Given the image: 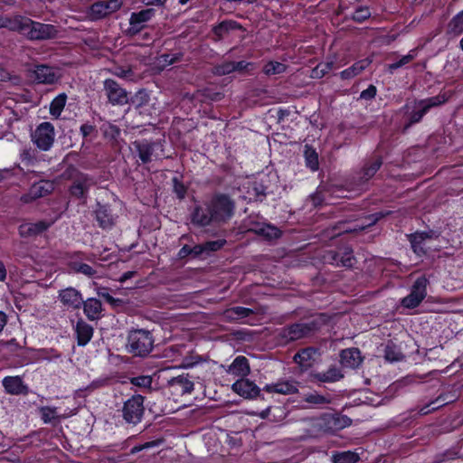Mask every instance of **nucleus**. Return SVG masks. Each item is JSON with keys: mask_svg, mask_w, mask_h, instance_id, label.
Returning <instances> with one entry per match:
<instances>
[{"mask_svg": "<svg viewBox=\"0 0 463 463\" xmlns=\"http://www.w3.org/2000/svg\"><path fill=\"white\" fill-rule=\"evenodd\" d=\"M327 322V317L319 314L306 320L282 327L277 339L279 345H286L303 338H307L317 333Z\"/></svg>", "mask_w": 463, "mask_h": 463, "instance_id": "f257e3e1", "label": "nucleus"}, {"mask_svg": "<svg viewBox=\"0 0 463 463\" xmlns=\"http://www.w3.org/2000/svg\"><path fill=\"white\" fill-rule=\"evenodd\" d=\"M154 348L152 333L146 329L130 330L128 334L126 349L133 356L146 357Z\"/></svg>", "mask_w": 463, "mask_h": 463, "instance_id": "f03ea898", "label": "nucleus"}, {"mask_svg": "<svg viewBox=\"0 0 463 463\" xmlns=\"http://www.w3.org/2000/svg\"><path fill=\"white\" fill-rule=\"evenodd\" d=\"M309 425L315 431L336 432L349 427L352 420L340 413H323L319 417L310 418Z\"/></svg>", "mask_w": 463, "mask_h": 463, "instance_id": "7ed1b4c3", "label": "nucleus"}, {"mask_svg": "<svg viewBox=\"0 0 463 463\" xmlns=\"http://www.w3.org/2000/svg\"><path fill=\"white\" fill-rule=\"evenodd\" d=\"M208 204L213 215L214 222H226L234 215L235 202L228 194L222 193L215 194L213 195Z\"/></svg>", "mask_w": 463, "mask_h": 463, "instance_id": "20e7f679", "label": "nucleus"}, {"mask_svg": "<svg viewBox=\"0 0 463 463\" xmlns=\"http://www.w3.org/2000/svg\"><path fill=\"white\" fill-rule=\"evenodd\" d=\"M448 100V96L446 93H439L437 96L419 100L416 103L417 110H413L411 112L409 117V123L406 128L411 126L412 124L419 123L423 116L431 109L435 107H439L444 104Z\"/></svg>", "mask_w": 463, "mask_h": 463, "instance_id": "39448f33", "label": "nucleus"}, {"mask_svg": "<svg viewBox=\"0 0 463 463\" xmlns=\"http://www.w3.org/2000/svg\"><path fill=\"white\" fill-rule=\"evenodd\" d=\"M428 284L425 276L419 277L412 284L410 294L401 300V305L406 308L417 307L427 296Z\"/></svg>", "mask_w": 463, "mask_h": 463, "instance_id": "423d86ee", "label": "nucleus"}, {"mask_svg": "<svg viewBox=\"0 0 463 463\" xmlns=\"http://www.w3.org/2000/svg\"><path fill=\"white\" fill-rule=\"evenodd\" d=\"M103 91L112 106L121 107L128 103V92L115 80L106 79L103 81Z\"/></svg>", "mask_w": 463, "mask_h": 463, "instance_id": "0eeeda50", "label": "nucleus"}, {"mask_svg": "<svg viewBox=\"0 0 463 463\" xmlns=\"http://www.w3.org/2000/svg\"><path fill=\"white\" fill-rule=\"evenodd\" d=\"M55 138L54 127L50 122L41 123L32 134L33 144L43 151H48L53 145Z\"/></svg>", "mask_w": 463, "mask_h": 463, "instance_id": "6e6552de", "label": "nucleus"}, {"mask_svg": "<svg viewBox=\"0 0 463 463\" xmlns=\"http://www.w3.org/2000/svg\"><path fill=\"white\" fill-rule=\"evenodd\" d=\"M143 402V396L134 395L124 403L123 418L127 422L137 424L141 420L144 413Z\"/></svg>", "mask_w": 463, "mask_h": 463, "instance_id": "1a4fd4ad", "label": "nucleus"}, {"mask_svg": "<svg viewBox=\"0 0 463 463\" xmlns=\"http://www.w3.org/2000/svg\"><path fill=\"white\" fill-rule=\"evenodd\" d=\"M58 31L52 24H42L29 19L25 37L29 40H47L56 37Z\"/></svg>", "mask_w": 463, "mask_h": 463, "instance_id": "9d476101", "label": "nucleus"}, {"mask_svg": "<svg viewBox=\"0 0 463 463\" xmlns=\"http://www.w3.org/2000/svg\"><path fill=\"white\" fill-rule=\"evenodd\" d=\"M155 14L156 10L153 8L132 13L129 18V27L127 30V34L135 36L139 33L146 27V24L155 16Z\"/></svg>", "mask_w": 463, "mask_h": 463, "instance_id": "9b49d317", "label": "nucleus"}, {"mask_svg": "<svg viewBox=\"0 0 463 463\" xmlns=\"http://www.w3.org/2000/svg\"><path fill=\"white\" fill-rule=\"evenodd\" d=\"M123 2L122 0L99 1L90 6L88 15L91 20H99L118 11Z\"/></svg>", "mask_w": 463, "mask_h": 463, "instance_id": "f8f14e48", "label": "nucleus"}, {"mask_svg": "<svg viewBox=\"0 0 463 463\" xmlns=\"http://www.w3.org/2000/svg\"><path fill=\"white\" fill-rule=\"evenodd\" d=\"M58 298L67 309L77 310L80 309L83 304L81 293L72 287L61 289L58 294Z\"/></svg>", "mask_w": 463, "mask_h": 463, "instance_id": "ddd939ff", "label": "nucleus"}, {"mask_svg": "<svg viewBox=\"0 0 463 463\" xmlns=\"http://www.w3.org/2000/svg\"><path fill=\"white\" fill-rule=\"evenodd\" d=\"M319 355V350L316 347H306L299 350L293 356V361L300 367L301 372L310 369Z\"/></svg>", "mask_w": 463, "mask_h": 463, "instance_id": "4468645a", "label": "nucleus"}, {"mask_svg": "<svg viewBox=\"0 0 463 463\" xmlns=\"http://www.w3.org/2000/svg\"><path fill=\"white\" fill-rule=\"evenodd\" d=\"M31 77L40 84H53L58 80L55 69L44 64L35 65Z\"/></svg>", "mask_w": 463, "mask_h": 463, "instance_id": "2eb2a0df", "label": "nucleus"}, {"mask_svg": "<svg viewBox=\"0 0 463 463\" xmlns=\"http://www.w3.org/2000/svg\"><path fill=\"white\" fill-rule=\"evenodd\" d=\"M344 378L340 368L336 366L329 367L326 372L312 371L309 373V379L312 383H332Z\"/></svg>", "mask_w": 463, "mask_h": 463, "instance_id": "dca6fc26", "label": "nucleus"}, {"mask_svg": "<svg viewBox=\"0 0 463 463\" xmlns=\"http://www.w3.org/2000/svg\"><path fill=\"white\" fill-rule=\"evenodd\" d=\"M383 165L381 156H373L365 162L357 176V185L361 186L369 181Z\"/></svg>", "mask_w": 463, "mask_h": 463, "instance_id": "f3484780", "label": "nucleus"}, {"mask_svg": "<svg viewBox=\"0 0 463 463\" xmlns=\"http://www.w3.org/2000/svg\"><path fill=\"white\" fill-rule=\"evenodd\" d=\"M167 385L173 392L188 394L194 391V382L189 374H181L167 380Z\"/></svg>", "mask_w": 463, "mask_h": 463, "instance_id": "a211bd4d", "label": "nucleus"}, {"mask_svg": "<svg viewBox=\"0 0 463 463\" xmlns=\"http://www.w3.org/2000/svg\"><path fill=\"white\" fill-rule=\"evenodd\" d=\"M232 389L239 395L249 399L258 397L260 392V388L253 382L244 378L236 381L232 384Z\"/></svg>", "mask_w": 463, "mask_h": 463, "instance_id": "6ab92c4d", "label": "nucleus"}, {"mask_svg": "<svg viewBox=\"0 0 463 463\" xmlns=\"http://www.w3.org/2000/svg\"><path fill=\"white\" fill-rule=\"evenodd\" d=\"M94 184L95 182L91 177L86 174H82L78 175V177L73 180V184L70 188V192L73 196L77 198H82L85 197L89 189L94 185Z\"/></svg>", "mask_w": 463, "mask_h": 463, "instance_id": "aec40b11", "label": "nucleus"}, {"mask_svg": "<svg viewBox=\"0 0 463 463\" xmlns=\"http://www.w3.org/2000/svg\"><path fill=\"white\" fill-rule=\"evenodd\" d=\"M133 146L141 162L143 164H147L152 161V156L154 155L155 148L156 146H158V144L156 142H151L143 139L133 142Z\"/></svg>", "mask_w": 463, "mask_h": 463, "instance_id": "412c9836", "label": "nucleus"}, {"mask_svg": "<svg viewBox=\"0 0 463 463\" xmlns=\"http://www.w3.org/2000/svg\"><path fill=\"white\" fill-rule=\"evenodd\" d=\"M191 221L193 224L199 227H205L214 222L209 204L207 203L206 207L200 205L195 206L191 215Z\"/></svg>", "mask_w": 463, "mask_h": 463, "instance_id": "4be33fe9", "label": "nucleus"}, {"mask_svg": "<svg viewBox=\"0 0 463 463\" xmlns=\"http://www.w3.org/2000/svg\"><path fill=\"white\" fill-rule=\"evenodd\" d=\"M2 384L8 394L20 395L28 393V387L24 383L20 376H6L3 379Z\"/></svg>", "mask_w": 463, "mask_h": 463, "instance_id": "5701e85b", "label": "nucleus"}, {"mask_svg": "<svg viewBox=\"0 0 463 463\" xmlns=\"http://www.w3.org/2000/svg\"><path fill=\"white\" fill-rule=\"evenodd\" d=\"M264 391L268 392H277L279 394H294L298 392V383L291 380L279 381L276 383L267 384Z\"/></svg>", "mask_w": 463, "mask_h": 463, "instance_id": "b1692460", "label": "nucleus"}, {"mask_svg": "<svg viewBox=\"0 0 463 463\" xmlns=\"http://www.w3.org/2000/svg\"><path fill=\"white\" fill-rule=\"evenodd\" d=\"M254 313V310L248 307H232L223 310L221 316L223 321L231 323L248 317Z\"/></svg>", "mask_w": 463, "mask_h": 463, "instance_id": "393cba45", "label": "nucleus"}, {"mask_svg": "<svg viewBox=\"0 0 463 463\" xmlns=\"http://www.w3.org/2000/svg\"><path fill=\"white\" fill-rule=\"evenodd\" d=\"M432 232H417L408 235L409 241L411 242L412 250L418 256H422L426 253L424 249V241L432 237Z\"/></svg>", "mask_w": 463, "mask_h": 463, "instance_id": "a878e982", "label": "nucleus"}, {"mask_svg": "<svg viewBox=\"0 0 463 463\" xmlns=\"http://www.w3.org/2000/svg\"><path fill=\"white\" fill-rule=\"evenodd\" d=\"M249 230L267 240L278 239L281 235L279 228L268 223H252Z\"/></svg>", "mask_w": 463, "mask_h": 463, "instance_id": "bb28decb", "label": "nucleus"}, {"mask_svg": "<svg viewBox=\"0 0 463 463\" xmlns=\"http://www.w3.org/2000/svg\"><path fill=\"white\" fill-rule=\"evenodd\" d=\"M341 364L349 368L358 367L363 359L358 348L345 349L340 354Z\"/></svg>", "mask_w": 463, "mask_h": 463, "instance_id": "cd10ccee", "label": "nucleus"}, {"mask_svg": "<svg viewBox=\"0 0 463 463\" xmlns=\"http://www.w3.org/2000/svg\"><path fill=\"white\" fill-rule=\"evenodd\" d=\"M75 333L78 345L84 346L93 335V327L83 319H80L75 326Z\"/></svg>", "mask_w": 463, "mask_h": 463, "instance_id": "c85d7f7f", "label": "nucleus"}, {"mask_svg": "<svg viewBox=\"0 0 463 463\" xmlns=\"http://www.w3.org/2000/svg\"><path fill=\"white\" fill-rule=\"evenodd\" d=\"M51 226L50 222L45 221H39L37 222L24 223L19 227V232L22 236L30 237L42 234Z\"/></svg>", "mask_w": 463, "mask_h": 463, "instance_id": "c756f323", "label": "nucleus"}, {"mask_svg": "<svg viewBox=\"0 0 463 463\" xmlns=\"http://www.w3.org/2000/svg\"><path fill=\"white\" fill-rule=\"evenodd\" d=\"M52 188V185L49 184L48 182H39L37 184H34L30 191L29 194L26 195H24L22 197V200L24 203H28L30 200H34L40 197H43L47 195Z\"/></svg>", "mask_w": 463, "mask_h": 463, "instance_id": "7c9ffc66", "label": "nucleus"}, {"mask_svg": "<svg viewBox=\"0 0 463 463\" xmlns=\"http://www.w3.org/2000/svg\"><path fill=\"white\" fill-rule=\"evenodd\" d=\"M82 306L84 314L90 320H96L100 317L102 304L99 299L94 298H88L86 301L83 300Z\"/></svg>", "mask_w": 463, "mask_h": 463, "instance_id": "2f4dec72", "label": "nucleus"}, {"mask_svg": "<svg viewBox=\"0 0 463 463\" xmlns=\"http://www.w3.org/2000/svg\"><path fill=\"white\" fill-rule=\"evenodd\" d=\"M28 17L15 15L13 17L6 16V28L10 31L18 32L25 36L26 30L28 29Z\"/></svg>", "mask_w": 463, "mask_h": 463, "instance_id": "473e14b6", "label": "nucleus"}, {"mask_svg": "<svg viewBox=\"0 0 463 463\" xmlns=\"http://www.w3.org/2000/svg\"><path fill=\"white\" fill-rule=\"evenodd\" d=\"M95 213L96 220L98 221L99 225L101 228L107 229L110 228L113 225V217L109 206L98 203Z\"/></svg>", "mask_w": 463, "mask_h": 463, "instance_id": "72a5a7b5", "label": "nucleus"}, {"mask_svg": "<svg viewBox=\"0 0 463 463\" xmlns=\"http://www.w3.org/2000/svg\"><path fill=\"white\" fill-rule=\"evenodd\" d=\"M241 25L238 24L236 21L232 20H224L215 25L213 28V33L215 35V41H221L225 34H227L230 31L241 29Z\"/></svg>", "mask_w": 463, "mask_h": 463, "instance_id": "f704fd0d", "label": "nucleus"}, {"mask_svg": "<svg viewBox=\"0 0 463 463\" xmlns=\"http://www.w3.org/2000/svg\"><path fill=\"white\" fill-rule=\"evenodd\" d=\"M230 371L237 376H246L250 373L248 359L245 356H237L231 364Z\"/></svg>", "mask_w": 463, "mask_h": 463, "instance_id": "c9c22d12", "label": "nucleus"}, {"mask_svg": "<svg viewBox=\"0 0 463 463\" xmlns=\"http://www.w3.org/2000/svg\"><path fill=\"white\" fill-rule=\"evenodd\" d=\"M368 60H362L354 63L351 67L341 71L340 75L343 80H349L361 73L368 65Z\"/></svg>", "mask_w": 463, "mask_h": 463, "instance_id": "e433bc0d", "label": "nucleus"}, {"mask_svg": "<svg viewBox=\"0 0 463 463\" xmlns=\"http://www.w3.org/2000/svg\"><path fill=\"white\" fill-rule=\"evenodd\" d=\"M304 156H305L306 165L308 168H310L313 172L317 171L318 169L319 163H318V155L316 152V150L312 146L306 145L305 150H304Z\"/></svg>", "mask_w": 463, "mask_h": 463, "instance_id": "4c0bfd02", "label": "nucleus"}, {"mask_svg": "<svg viewBox=\"0 0 463 463\" xmlns=\"http://www.w3.org/2000/svg\"><path fill=\"white\" fill-rule=\"evenodd\" d=\"M69 267L71 271L75 273H80L83 274L89 278H92L96 275L97 271L95 269H93L91 266H90L87 263H83L80 261H71L69 263Z\"/></svg>", "mask_w": 463, "mask_h": 463, "instance_id": "58836bf2", "label": "nucleus"}, {"mask_svg": "<svg viewBox=\"0 0 463 463\" xmlns=\"http://www.w3.org/2000/svg\"><path fill=\"white\" fill-rule=\"evenodd\" d=\"M39 412L44 423H52L54 420L65 417L64 414H61L58 409L54 407H41Z\"/></svg>", "mask_w": 463, "mask_h": 463, "instance_id": "ea45409f", "label": "nucleus"}, {"mask_svg": "<svg viewBox=\"0 0 463 463\" xmlns=\"http://www.w3.org/2000/svg\"><path fill=\"white\" fill-rule=\"evenodd\" d=\"M67 96L64 93L58 95L51 102L50 113L55 118H58L63 110L66 104Z\"/></svg>", "mask_w": 463, "mask_h": 463, "instance_id": "a19ab883", "label": "nucleus"}, {"mask_svg": "<svg viewBox=\"0 0 463 463\" xmlns=\"http://www.w3.org/2000/svg\"><path fill=\"white\" fill-rule=\"evenodd\" d=\"M448 30L449 33L459 35L463 32V11L457 14L449 22Z\"/></svg>", "mask_w": 463, "mask_h": 463, "instance_id": "79ce46f5", "label": "nucleus"}, {"mask_svg": "<svg viewBox=\"0 0 463 463\" xmlns=\"http://www.w3.org/2000/svg\"><path fill=\"white\" fill-rule=\"evenodd\" d=\"M183 53L182 52H175V53H165L160 55L157 58V63L162 68H165V66L174 64L175 62H178L182 60Z\"/></svg>", "mask_w": 463, "mask_h": 463, "instance_id": "37998d69", "label": "nucleus"}, {"mask_svg": "<svg viewBox=\"0 0 463 463\" xmlns=\"http://www.w3.org/2000/svg\"><path fill=\"white\" fill-rule=\"evenodd\" d=\"M287 70V65L279 61H269L263 68V72L268 75L281 74Z\"/></svg>", "mask_w": 463, "mask_h": 463, "instance_id": "c03bdc74", "label": "nucleus"}, {"mask_svg": "<svg viewBox=\"0 0 463 463\" xmlns=\"http://www.w3.org/2000/svg\"><path fill=\"white\" fill-rule=\"evenodd\" d=\"M358 455L352 451H344L334 455V463H356L358 461Z\"/></svg>", "mask_w": 463, "mask_h": 463, "instance_id": "a18cd8bd", "label": "nucleus"}, {"mask_svg": "<svg viewBox=\"0 0 463 463\" xmlns=\"http://www.w3.org/2000/svg\"><path fill=\"white\" fill-rule=\"evenodd\" d=\"M384 358L389 362H398L403 358V355L395 345H387L384 348Z\"/></svg>", "mask_w": 463, "mask_h": 463, "instance_id": "49530a36", "label": "nucleus"}, {"mask_svg": "<svg viewBox=\"0 0 463 463\" xmlns=\"http://www.w3.org/2000/svg\"><path fill=\"white\" fill-rule=\"evenodd\" d=\"M304 401L307 403L315 405H325L331 403V399L317 392L308 393L305 396Z\"/></svg>", "mask_w": 463, "mask_h": 463, "instance_id": "de8ad7c7", "label": "nucleus"}, {"mask_svg": "<svg viewBox=\"0 0 463 463\" xmlns=\"http://www.w3.org/2000/svg\"><path fill=\"white\" fill-rule=\"evenodd\" d=\"M334 66V63L332 61L330 62H325V63H319L317 65V67L312 71V78H322L326 73H328L329 71L332 70Z\"/></svg>", "mask_w": 463, "mask_h": 463, "instance_id": "09e8293b", "label": "nucleus"}, {"mask_svg": "<svg viewBox=\"0 0 463 463\" xmlns=\"http://www.w3.org/2000/svg\"><path fill=\"white\" fill-rule=\"evenodd\" d=\"M371 16V12L366 6H359L352 15V19L357 23H363Z\"/></svg>", "mask_w": 463, "mask_h": 463, "instance_id": "8fccbe9b", "label": "nucleus"}, {"mask_svg": "<svg viewBox=\"0 0 463 463\" xmlns=\"http://www.w3.org/2000/svg\"><path fill=\"white\" fill-rule=\"evenodd\" d=\"M251 190H252V194L256 197V199L260 200V201L267 194V193H266L267 186L264 185V184L262 182H254L252 184Z\"/></svg>", "mask_w": 463, "mask_h": 463, "instance_id": "3c124183", "label": "nucleus"}, {"mask_svg": "<svg viewBox=\"0 0 463 463\" xmlns=\"http://www.w3.org/2000/svg\"><path fill=\"white\" fill-rule=\"evenodd\" d=\"M131 383L143 388H151L152 377L149 375H140L131 379Z\"/></svg>", "mask_w": 463, "mask_h": 463, "instance_id": "603ef678", "label": "nucleus"}, {"mask_svg": "<svg viewBox=\"0 0 463 463\" xmlns=\"http://www.w3.org/2000/svg\"><path fill=\"white\" fill-rule=\"evenodd\" d=\"M234 71L233 61H225L222 64L215 66L214 72L217 75H227Z\"/></svg>", "mask_w": 463, "mask_h": 463, "instance_id": "864d4df0", "label": "nucleus"}, {"mask_svg": "<svg viewBox=\"0 0 463 463\" xmlns=\"http://www.w3.org/2000/svg\"><path fill=\"white\" fill-rule=\"evenodd\" d=\"M104 136L110 139H117L120 134L119 128L113 124L109 123L103 127Z\"/></svg>", "mask_w": 463, "mask_h": 463, "instance_id": "5fc2aeb1", "label": "nucleus"}, {"mask_svg": "<svg viewBox=\"0 0 463 463\" xmlns=\"http://www.w3.org/2000/svg\"><path fill=\"white\" fill-rule=\"evenodd\" d=\"M413 60V56L411 54H407L401 58L398 61L391 63L388 65V71L392 73L395 70L402 67L405 64H408Z\"/></svg>", "mask_w": 463, "mask_h": 463, "instance_id": "6e6d98bb", "label": "nucleus"}, {"mask_svg": "<svg viewBox=\"0 0 463 463\" xmlns=\"http://www.w3.org/2000/svg\"><path fill=\"white\" fill-rule=\"evenodd\" d=\"M111 71L115 76L119 77L121 79H129L133 76V71L128 67H115Z\"/></svg>", "mask_w": 463, "mask_h": 463, "instance_id": "4d7b16f0", "label": "nucleus"}, {"mask_svg": "<svg viewBox=\"0 0 463 463\" xmlns=\"http://www.w3.org/2000/svg\"><path fill=\"white\" fill-rule=\"evenodd\" d=\"M173 184H174V192L177 195L179 199H184L186 194V188L181 183L177 177L173 178Z\"/></svg>", "mask_w": 463, "mask_h": 463, "instance_id": "13d9d810", "label": "nucleus"}, {"mask_svg": "<svg viewBox=\"0 0 463 463\" xmlns=\"http://www.w3.org/2000/svg\"><path fill=\"white\" fill-rule=\"evenodd\" d=\"M225 243V240L210 241L204 243V248L207 252L217 251L222 249Z\"/></svg>", "mask_w": 463, "mask_h": 463, "instance_id": "bf43d9fd", "label": "nucleus"}, {"mask_svg": "<svg viewBox=\"0 0 463 463\" xmlns=\"http://www.w3.org/2000/svg\"><path fill=\"white\" fill-rule=\"evenodd\" d=\"M233 64H234V71H239V72L250 71L255 68L254 63L244 61H233Z\"/></svg>", "mask_w": 463, "mask_h": 463, "instance_id": "052dcab7", "label": "nucleus"}, {"mask_svg": "<svg viewBox=\"0 0 463 463\" xmlns=\"http://www.w3.org/2000/svg\"><path fill=\"white\" fill-rule=\"evenodd\" d=\"M202 358L199 355H187L183 358L181 366L184 368L193 367L201 362Z\"/></svg>", "mask_w": 463, "mask_h": 463, "instance_id": "680f3d73", "label": "nucleus"}, {"mask_svg": "<svg viewBox=\"0 0 463 463\" xmlns=\"http://www.w3.org/2000/svg\"><path fill=\"white\" fill-rule=\"evenodd\" d=\"M83 173L80 172L75 166L69 165L62 173V177L65 179H76L78 175H82Z\"/></svg>", "mask_w": 463, "mask_h": 463, "instance_id": "e2e57ef3", "label": "nucleus"}, {"mask_svg": "<svg viewBox=\"0 0 463 463\" xmlns=\"http://www.w3.org/2000/svg\"><path fill=\"white\" fill-rule=\"evenodd\" d=\"M391 212H378L370 215L365 216V219L370 221L366 225H374L378 221L383 219V217L389 215Z\"/></svg>", "mask_w": 463, "mask_h": 463, "instance_id": "0e129e2a", "label": "nucleus"}, {"mask_svg": "<svg viewBox=\"0 0 463 463\" xmlns=\"http://www.w3.org/2000/svg\"><path fill=\"white\" fill-rule=\"evenodd\" d=\"M377 90L376 87L373 85H369V87L363 90L360 94V99L370 100L373 99L376 95Z\"/></svg>", "mask_w": 463, "mask_h": 463, "instance_id": "69168bd1", "label": "nucleus"}, {"mask_svg": "<svg viewBox=\"0 0 463 463\" xmlns=\"http://www.w3.org/2000/svg\"><path fill=\"white\" fill-rule=\"evenodd\" d=\"M439 402V399H437L434 402H431L430 403L421 407L419 411V413L420 415H427L432 411L437 410L439 407L442 406V404H437Z\"/></svg>", "mask_w": 463, "mask_h": 463, "instance_id": "338daca9", "label": "nucleus"}, {"mask_svg": "<svg viewBox=\"0 0 463 463\" xmlns=\"http://www.w3.org/2000/svg\"><path fill=\"white\" fill-rule=\"evenodd\" d=\"M308 200L311 202L313 206L317 207L322 204L325 197L323 194L317 190L309 196Z\"/></svg>", "mask_w": 463, "mask_h": 463, "instance_id": "774afa93", "label": "nucleus"}]
</instances>
